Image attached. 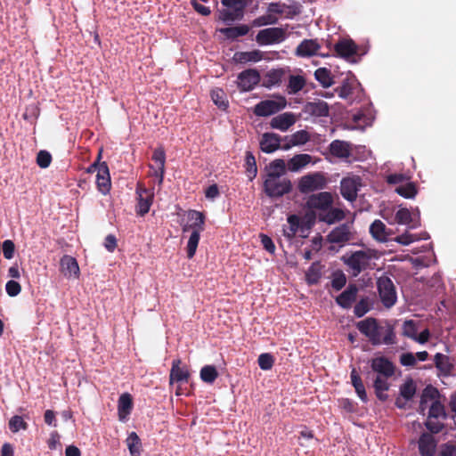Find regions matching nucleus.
I'll return each mask as SVG.
<instances>
[{
    "mask_svg": "<svg viewBox=\"0 0 456 456\" xmlns=\"http://www.w3.org/2000/svg\"><path fill=\"white\" fill-rule=\"evenodd\" d=\"M339 97L346 99L353 93V87L347 80H344L342 85L336 89Z\"/></svg>",
    "mask_w": 456,
    "mask_h": 456,
    "instance_id": "69168bd1",
    "label": "nucleus"
},
{
    "mask_svg": "<svg viewBox=\"0 0 456 456\" xmlns=\"http://www.w3.org/2000/svg\"><path fill=\"white\" fill-rule=\"evenodd\" d=\"M289 227L284 229V235L292 239L296 236L300 227V218L296 215H291L288 217Z\"/></svg>",
    "mask_w": 456,
    "mask_h": 456,
    "instance_id": "de8ad7c7",
    "label": "nucleus"
},
{
    "mask_svg": "<svg viewBox=\"0 0 456 456\" xmlns=\"http://www.w3.org/2000/svg\"><path fill=\"white\" fill-rule=\"evenodd\" d=\"M358 330L364 335L373 346L387 345L396 343L394 327L388 322L384 325L373 317H367L356 323Z\"/></svg>",
    "mask_w": 456,
    "mask_h": 456,
    "instance_id": "f257e3e1",
    "label": "nucleus"
},
{
    "mask_svg": "<svg viewBox=\"0 0 456 456\" xmlns=\"http://www.w3.org/2000/svg\"><path fill=\"white\" fill-rule=\"evenodd\" d=\"M152 160L156 162L157 166L159 167V175L165 173V163H166V152L162 146L156 148L153 151Z\"/></svg>",
    "mask_w": 456,
    "mask_h": 456,
    "instance_id": "3c124183",
    "label": "nucleus"
},
{
    "mask_svg": "<svg viewBox=\"0 0 456 456\" xmlns=\"http://www.w3.org/2000/svg\"><path fill=\"white\" fill-rule=\"evenodd\" d=\"M200 238V233H198V232H191V236L189 238L187 247H186V252H187V257L192 258L195 254L196 250L199 245Z\"/></svg>",
    "mask_w": 456,
    "mask_h": 456,
    "instance_id": "8fccbe9b",
    "label": "nucleus"
},
{
    "mask_svg": "<svg viewBox=\"0 0 456 456\" xmlns=\"http://www.w3.org/2000/svg\"><path fill=\"white\" fill-rule=\"evenodd\" d=\"M436 442L429 433H423L419 439V450L421 456H433Z\"/></svg>",
    "mask_w": 456,
    "mask_h": 456,
    "instance_id": "a878e982",
    "label": "nucleus"
},
{
    "mask_svg": "<svg viewBox=\"0 0 456 456\" xmlns=\"http://www.w3.org/2000/svg\"><path fill=\"white\" fill-rule=\"evenodd\" d=\"M305 86V79L302 76H289L288 91L289 94H295L301 91Z\"/></svg>",
    "mask_w": 456,
    "mask_h": 456,
    "instance_id": "49530a36",
    "label": "nucleus"
},
{
    "mask_svg": "<svg viewBox=\"0 0 456 456\" xmlns=\"http://www.w3.org/2000/svg\"><path fill=\"white\" fill-rule=\"evenodd\" d=\"M395 192L405 199H412L417 194V188L413 183H407L397 186Z\"/></svg>",
    "mask_w": 456,
    "mask_h": 456,
    "instance_id": "09e8293b",
    "label": "nucleus"
},
{
    "mask_svg": "<svg viewBox=\"0 0 456 456\" xmlns=\"http://www.w3.org/2000/svg\"><path fill=\"white\" fill-rule=\"evenodd\" d=\"M360 178H343L340 183V193L342 197L349 201L356 200Z\"/></svg>",
    "mask_w": 456,
    "mask_h": 456,
    "instance_id": "dca6fc26",
    "label": "nucleus"
},
{
    "mask_svg": "<svg viewBox=\"0 0 456 456\" xmlns=\"http://www.w3.org/2000/svg\"><path fill=\"white\" fill-rule=\"evenodd\" d=\"M320 48L317 39H304L296 48L295 53L298 57H311L316 55Z\"/></svg>",
    "mask_w": 456,
    "mask_h": 456,
    "instance_id": "b1692460",
    "label": "nucleus"
},
{
    "mask_svg": "<svg viewBox=\"0 0 456 456\" xmlns=\"http://www.w3.org/2000/svg\"><path fill=\"white\" fill-rule=\"evenodd\" d=\"M377 258L376 251L367 249L356 250L346 254L342 257V260L348 266L352 276L357 277L362 272L370 269V262Z\"/></svg>",
    "mask_w": 456,
    "mask_h": 456,
    "instance_id": "f03ea898",
    "label": "nucleus"
},
{
    "mask_svg": "<svg viewBox=\"0 0 456 456\" xmlns=\"http://www.w3.org/2000/svg\"><path fill=\"white\" fill-rule=\"evenodd\" d=\"M28 425L24 421L23 418L19 415H15L9 420V428L12 433H17L20 430H27Z\"/></svg>",
    "mask_w": 456,
    "mask_h": 456,
    "instance_id": "864d4df0",
    "label": "nucleus"
},
{
    "mask_svg": "<svg viewBox=\"0 0 456 456\" xmlns=\"http://www.w3.org/2000/svg\"><path fill=\"white\" fill-rule=\"evenodd\" d=\"M138 204L136 207L137 215L143 216L150 210V208L152 204L153 193L149 191L146 189L138 191Z\"/></svg>",
    "mask_w": 456,
    "mask_h": 456,
    "instance_id": "c85d7f7f",
    "label": "nucleus"
},
{
    "mask_svg": "<svg viewBox=\"0 0 456 456\" xmlns=\"http://www.w3.org/2000/svg\"><path fill=\"white\" fill-rule=\"evenodd\" d=\"M370 233L377 241L387 242L391 240L390 236L393 234L390 229H387L386 224L376 219L370 226Z\"/></svg>",
    "mask_w": 456,
    "mask_h": 456,
    "instance_id": "5701e85b",
    "label": "nucleus"
},
{
    "mask_svg": "<svg viewBox=\"0 0 456 456\" xmlns=\"http://www.w3.org/2000/svg\"><path fill=\"white\" fill-rule=\"evenodd\" d=\"M329 150L332 156L339 159H347L351 155L350 143L345 141L334 140L330 142Z\"/></svg>",
    "mask_w": 456,
    "mask_h": 456,
    "instance_id": "cd10ccee",
    "label": "nucleus"
},
{
    "mask_svg": "<svg viewBox=\"0 0 456 456\" xmlns=\"http://www.w3.org/2000/svg\"><path fill=\"white\" fill-rule=\"evenodd\" d=\"M191 373L188 367L183 364L180 358H176L172 362V367L169 373V385L173 386L175 382H188Z\"/></svg>",
    "mask_w": 456,
    "mask_h": 456,
    "instance_id": "9b49d317",
    "label": "nucleus"
},
{
    "mask_svg": "<svg viewBox=\"0 0 456 456\" xmlns=\"http://www.w3.org/2000/svg\"><path fill=\"white\" fill-rule=\"evenodd\" d=\"M61 273L67 278H77L79 275V266L76 258L71 256L64 255L60 261Z\"/></svg>",
    "mask_w": 456,
    "mask_h": 456,
    "instance_id": "6ab92c4d",
    "label": "nucleus"
},
{
    "mask_svg": "<svg viewBox=\"0 0 456 456\" xmlns=\"http://www.w3.org/2000/svg\"><path fill=\"white\" fill-rule=\"evenodd\" d=\"M96 184L98 191L106 195L110 192L111 187L110 176L108 165L105 162L101 163V167L96 175Z\"/></svg>",
    "mask_w": 456,
    "mask_h": 456,
    "instance_id": "aec40b11",
    "label": "nucleus"
},
{
    "mask_svg": "<svg viewBox=\"0 0 456 456\" xmlns=\"http://www.w3.org/2000/svg\"><path fill=\"white\" fill-rule=\"evenodd\" d=\"M245 168L247 176L250 181L256 178L257 167L256 158L251 151H247L245 156Z\"/></svg>",
    "mask_w": 456,
    "mask_h": 456,
    "instance_id": "a19ab883",
    "label": "nucleus"
},
{
    "mask_svg": "<svg viewBox=\"0 0 456 456\" xmlns=\"http://www.w3.org/2000/svg\"><path fill=\"white\" fill-rule=\"evenodd\" d=\"M327 239L331 243L347 242L351 239L350 227L346 224H340L328 234Z\"/></svg>",
    "mask_w": 456,
    "mask_h": 456,
    "instance_id": "393cba45",
    "label": "nucleus"
},
{
    "mask_svg": "<svg viewBox=\"0 0 456 456\" xmlns=\"http://www.w3.org/2000/svg\"><path fill=\"white\" fill-rule=\"evenodd\" d=\"M259 82L260 74L255 69H246L238 75L237 84L240 91H251Z\"/></svg>",
    "mask_w": 456,
    "mask_h": 456,
    "instance_id": "9d476101",
    "label": "nucleus"
},
{
    "mask_svg": "<svg viewBox=\"0 0 456 456\" xmlns=\"http://www.w3.org/2000/svg\"><path fill=\"white\" fill-rule=\"evenodd\" d=\"M286 173V164L283 159H277L272 161L268 167L267 175H277L284 176Z\"/></svg>",
    "mask_w": 456,
    "mask_h": 456,
    "instance_id": "603ef678",
    "label": "nucleus"
},
{
    "mask_svg": "<svg viewBox=\"0 0 456 456\" xmlns=\"http://www.w3.org/2000/svg\"><path fill=\"white\" fill-rule=\"evenodd\" d=\"M52 162V155L45 150H41L37 155V164L41 168H46Z\"/></svg>",
    "mask_w": 456,
    "mask_h": 456,
    "instance_id": "bf43d9fd",
    "label": "nucleus"
},
{
    "mask_svg": "<svg viewBox=\"0 0 456 456\" xmlns=\"http://www.w3.org/2000/svg\"><path fill=\"white\" fill-rule=\"evenodd\" d=\"M337 56L349 59L357 53L358 47L352 39H341L334 45Z\"/></svg>",
    "mask_w": 456,
    "mask_h": 456,
    "instance_id": "412c9836",
    "label": "nucleus"
},
{
    "mask_svg": "<svg viewBox=\"0 0 456 456\" xmlns=\"http://www.w3.org/2000/svg\"><path fill=\"white\" fill-rule=\"evenodd\" d=\"M133 398L129 393L122 394L118 402V413L120 420H124L131 413Z\"/></svg>",
    "mask_w": 456,
    "mask_h": 456,
    "instance_id": "7c9ffc66",
    "label": "nucleus"
},
{
    "mask_svg": "<svg viewBox=\"0 0 456 456\" xmlns=\"http://www.w3.org/2000/svg\"><path fill=\"white\" fill-rule=\"evenodd\" d=\"M284 71L281 69H272L266 73L263 82V86L271 88L274 86H279L281 83Z\"/></svg>",
    "mask_w": 456,
    "mask_h": 456,
    "instance_id": "c9c22d12",
    "label": "nucleus"
},
{
    "mask_svg": "<svg viewBox=\"0 0 456 456\" xmlns=\"http://www.w3.org/2000/svg\"><path fill=\"white\" fill-rule=\"evenodd\" d=\"M350 377H351L352 385L354 387V390H355L357 395L363 403H367L368 396H367V393L365 390V387L363 385V382H362L360 375L358 374V372L355 369L352 370V371L350 373Z\"/></svg>",
    "mask_w": 456,
    "mask_h": 456,
    "instance_id": "72a5a7b5",
    "label": "nucleus"
},
{
    "mask_svg": "<svg viewBox=\"0 0 456 456\" xmlns=\"http://www.w3.org/2000/svg\"><path fill=\"white\" fill-rule=\"evenodd\" d=\"M370 311L369 301L367 298H362L356 303L354 308V314L356 317H362Z\"/></svg>",
    "mask_w": 456,
    "mask_h": 456,
    "instance_id": "052dcab7",
    "label": "nucleus"
},
{
    "mask_svg": "<svg viewBox=\"0 0 456 456\" xmlns=\"http://www.w3.org/2000/svg\"><path fill=\"white\" fill-rule=\"evenodd\" d=\"M418 327L413 320H407L403 324V335L414 340Z\"/></svg>",
    "mask_w": 456,
    "mask_h": 456,
    "instance_id": "6e6d98bb",
    "label": "nucleus"
},
{
    "mask_svg": "<svg viewBox=\"0 0 456 456\" xmlns=\"http://www.w3.org/2000/svg\"><path fill=\"white\" fill-rule=\"evenodd\" d=\"M285 39V29L278 27L261 29L256 37V41L260 45H274L283 42Z\"/></svg>",
    "mask_w": 456,
    "mask_h": 456,
    "instance_id": "6e6552de",
    "label": "nucleus"
},
{
    "mask_svg": "<svg viewBox=\"0 0 456 456\" xmlns=\"http://www.w3.org/2000/svg\"><path fill=\"white\" fill-rule=\"evenodd\" d=\"M376 286L383 306L387 309L393 307L397 301V293L392 279L383 274L377 279Z\"/></svg>",
    "mask_w": 456,
    "mask_h": 456,
    "instance_id": "39448f33",
    "label": "nucleus"
},
{
    "mask_svg": "<svg viewBox=\"0 0 456 456\" xmlns=\"http://www.w3.org/2000/svg\"><path fill=\"white\" fill-rule=\"evenodd\" d=\"M358 290V287L355 284H349L347 288L336 297V303L344 309H349L356 300Z\"/></svg>",
    "mask_w": 456,
    "mask_h": 456,
    "instance_id": "f3484780",
    "label": "nucleus"
},
{
    "mask_svg": "<svg viewBox=\"0 0 456 456\" xmlns=\"http://www.w3.org/2000/svg\"><path fill=\"white\" fill-rule=\"evenodd\" d=\"M126 444L131 456L141 455L142 443L141 439L139 438L135 432H132L129 434L128 437L126 438Z\"/></svg>",
    "mask_w": 456,
    "mask_h": 456,
    "instance_id": "79ce46f5",
    "label": "nucleus"
},
{
    "mask_svg": "<svg viewBox=\"0 0 456 456\" xmlns=\"http://www.w3.org/2000/svg\"><path fill=\"white\" fill-rule=\"evenodd\" d=\"M214 103L220 109L225 110L228 107V100L224 91L221 88H215L210 93Z\"/></svg>",
    "mask_w": 456,
    "mask_h": 456,
    "instance_id": "c03bdc74",
    "label": "nucleus"
},
{
    "mask_svg": "<svg viewBox=\"0 0 456 456\" xmlns=\"http://www.w3.org/2000/svg\"><path fill=\"white\" fill-rule=\"evenodd\" d=\"M311 136L305 130H299L289 136H284V143L281 146V150L288 151L293 146L304 145L309 142Z\"/></svg>",
    "mask_w": 456,
    "mask_h": 456,
    "instance_id": "4be33fe9",
    "label": "nucleus"
},
{
    "mask_svg": "<svg viewBox=\"0 0 456 456\" xmlns=\"http://www.w3.org/2000/svg\"><path fill=\"white\" fill-rule=\"evenodd\" d=\"M287 106V100L282 95H276L275 99L264 100L255 105L253 112L257 117H268L278 113Z\"/></svg>",
    "mask_w": 456,
    "mask_h": 456,
    "instance_id": "423d86ee",
    "label": "nucleus"
},
{
    "mask_svg": "<svg viewBox=\"0 0 456 456\" xmlns=\"http://www.w3.org/2000/svg\"><path fill=\"white\" fill-rule=\"evenodd\" d=\"M312 161V156L306 153L297 154L288 160L287 167L291 172H297Z\"/></svg>",
    "mask_w": 456,
    "mask_h": 456,
    "instance_id": "2f4dec72",
    "label": "nucleus"
},
{
    "mask_svg": "<svg viewBox=\"0 0 456 456\" xmlns=\"http://www.w3.org/2000/svg\"><path fill=\"white\" fill-rule=\"evenodd\" d=\"M425 426L432 434H438L443 430L444 427L442 422L433 420L432 419L429 418H428L427 421L425 422Z\"/></svg>",
    "mask_w": 456,
    "mask_h": 456,
    "instance_id": "338daca9",
    "label": "nucleus"
},
{
    "mask_svg": "<svg viewBox=\"0 0 456 456\" xmlns=\"http://www.w3.org/2000/svg\"><path fill=\"white\" fill-rule=\"evenodd\" d=\"M324 211L325 212L323 214L319 215V219L320 221L325 222L329 224L341 221L345 218V213L340 208L330 207L327 210Z\"/></svg>",
    "mask_w": 456,
    "mask_h": 456,
    "instance_id": "473e14b6",
    "label": "nucleus"
},
{
    "mask_svg": "<svg viewBox=\"0 0 456 456\" xmlns=\"http://www.w3.org/2000/svg\"><path fill=\"white\" fill-rule=\"evenodd\" d=\"M417 391V387L412 379H408L400 386L399 395L406 400H411Z\"/></svg>",
    "mask_w": 456,
    "mask_h": 456,
    "instance_id": "ea45409f",
    "label": "nucleus"
},
{
    "mask_svg": "<svg viewBox=\"0 0 456 456\" xmlns=\"http://www.w3.org/2000/svg\"><path fill=\"white\" fill-rule=\"evenodd\" d=\"M388 379L389 378H384L380 375H376L373 378V388L375 395L377 398L381 402H385L388 398V395L386 394V392L390 387V385L387 381Z\"/></svg>",
    "mask_w": 456,
    "mask_h": 456,
    "instance_id": "c756f323",
    "label": "nucleus"
},
{
    "mask_svg": "<svg viewBox=\"0 0 456 456\" xmlns=\"http://www.w3.org/2000/svg\"><path fill=\"white\" fill-rule=\"evenodd\" d=\"M263 186L265 193L272 199L281 198L292 191L290 179L276 174L266 175Z\"/></svg>",
    "mask_w": 456,
    "mask_h": 456,
    "instance_id": "20e7f679",
    "label": "nucleus"
},
{
    "mask_svg": "<svg viewBox=\"0 0 456 456\" xmlns=\"http://www.w3.org/2000/svg\"><path fill=\"white\" fill-rule=\"evenodd\" d=\"M322 277L321 265L319 262H314L308 268L305 278L308 284H317Z\"/></svg>",
    "mask_w": 456,
    "mask_h": 456,
    "instance_id": "37998d69",
    "label": "nucleus"
},
{
    "mask_svg": "<svg viewBox=\"0 0 456 456\" xmlns=\"http://www.w3.org/2000/svg\"><path fill=\"white\" fill-rule=\"evenodd\" d=\"M284 143L283 137L275 133H265L260 140V149L265 153H272L281 149Z\"/></svg>",
    "mask_w": 456,
    "mask_h": 456,
    "instance_id": "4468645a",
    "label": "nucleus"
},
{
    "mask_svg": "<svg viewBox=\"0 0 456 456\" xmlns=\"http://www.w3.org/2000/svg\"><path fill=\"white\" fill-rule=\"evenodd\" d=\"M305 112L317 118L329 116L330 108L324 101L309 102L305 106Z\"/></svg>",
    "mask_w": 456,
    "mask_h": 456,
    "instance_id": "bb28decb",
    "label": "nucleus"
},
{
    "mask_svg": "<svg viewBox=\"0 0 456 456\" xmlns=\"http://www.w3.org/2000/svg\"><path fill=\"white\" fill-rule=\"evenodd\" d=\"M434 362L436 367L444 374H450L453 369V363L451 362L450 358L441 353L436 354Z\"/></svg>",
    "mask_w": 456,
    "mask_h": 456,
    "instance_id": "e433bc0d",
    "label": "nucleus"
},
{
    "mask_svg": "<svg viewBox=\"0 0 456 456\" xmlns=\"http://www.w3.org/2000/svg\"><path fill=\"white\" fill-rule=\"evenodd\" d=\"M262 59V53L258 50L251 52H238L234 54V60L239 63H247L250 61H259Z\"/></svg>",
    "mask_w": 456,
    "mask_h": 456,
    "instance_id": "4c0bfd02",
    "label": "nucleus"
},
{
    "mask_svg": "<svg viewBox=\"0 0 456 456\" xmlns=\"http://www.w3.org/2000/svg\"><path fill=\"white\" fill-rule=\"evenodd\" d=\"M440 393L438 389L431 385L427 386L421 394L419 401V410L424 411L427 408L428 402L431 401L432 403L429 407L428 417L429 419H446L448 415L445 411L444 405L440 400Z\"/></svg>",
    "mask_w": 456,
    "mask_h": 456,
    "instance_id": "7ed1b4c3",
    "label": "nucleus"
},
{
    "mask_svg": "<svg viewBox=\"0 0 456 456\" xmlns=\"http://www.w3.org/2000/svg\"><path fill=\"white\" fill-rule=\"evenodd\" d=\"M333 202L332 195L328 191L319 192L311 195L307 200V206L309 208L327 210L331 207Z\"/></svg>",
    "mask_w": 456,
    "mask_h": 456,
    "instance_id": "2eb2a0df",
    "label": "nucleus"
},
{
    "mask_svg": "<svg viewBox=\"0 0 456 456\" xmlns=\"http://www.w3.org/2000/svg\"><path fill=\"white\" fill-rule=\"evenodd\" d=\"M278 18L271 13L259 16L252 21L253 27H262L265 25L276 24Z\"/></svg>",
    "mask_w": 456,
    "mask_h": 456,
    "instance_id": "4d7b16f0",
    "label": "nucleus"
},
{
    "mask_svg": "<svg viewBox=\"0 0 456 456\" xmlns=\"http://www.w3.org/2000/svg\"><path fill=\"white\" fill-rule=\"evenodd\" d=\"M200 379L205 383L212 384L218 377V371L214 365H205L200 373Z\"/></svg>",
    "mask_w": 456,
    "mask_h": 456,
    "instance_id": "a18cd8bd",
    "label": "nucleus"
},
{
    "mask_svg": "<svg viewBox=\"0 0 456 456\" xmlns=\"http://www.w3.org/2000/svg\"><path fill=\"white\" fill-rule=\"evenodd\" d=\"M258 365L263 370H269L274 364V357L268 353L261 354L257 359Z\"/></svg>",
    "mask_w": 456,
    "mask_h": 456,
    "instance_id": "5fc2aeb1",
    "label": "nucleus"
},
{
    "mask_svg": "<svg viewBox=\"0 0 456 456\" xmlns=\"http://www.w3.org/2000/svg\"><path fill=\"white\" fill-rule=\"evenodd\" d=\"M395 219L399 224H409L411 222V214L408 208H400L395 213Z\"/></svg>",
    "mask_w": 456,
    "mask_h": 456,
    "instance_id": "13d9d810",
    "label": "nucleus"
},
{
    "mask_svg": "<svg viewBox=\"0 0 456 456\" xmlns=\"http://www.w3.org/2000/svg\"><path fill=\"white\" fill-rule=\"evenodd\" d=\"M418 240L419 238L417 237V235L409 232H404L399 236H396L394 239L395 241L402 245H409Z\"/></svg>",
    "mask_w": 456,
    "mask_h": 456,
    "instance_id": "0e129e2a",
    "label": "nucleus"
},
{
    "mask_svg": "<svg viewBox=\"0 0 456 456\" xmlns=\"http://www.w3.org/2000/svg\"><path fill=\"white\" fill-rule=\"evenodd\" d=\"M314 77L324 88H328L334 84L331 72L326 68L317 69L314 72Z\"/></svg>",
    "mask_w": 456,
    "mask_h": 456,
    "instance_id": "58836bf2",
    "label": "nucleus"
},
{
    "mask_svg": "<svg viewBox=\"0 0 456 456\" xmlns=\"http://www.w3.org/2000/svg\"><path fill=\"white\" fill-rule=\"evenodd\" d=\"M224 6L227 7L221 11V19L224 21H233L243 17V12L247 5L246 0H221Z\"/></svg>",
    "mask_w": 456,
    "mask_h": 456,
    "instance_id": "0eeeda50",
    "label": "nucleus"
},
{
    "mask_svg": "<svg viewBox=\"0 0 456 456\" xmlns=\"http://www.w3.org/2000/svg\"><path fill=\"white\" fill-rule=\"evenodd\" d=\"M346 283V277L342 272L335 273L331 280V286L335 290H340Z\"/></svg>",
    "mask_w": 456,
    "mask_h": 456,
    "instance_id": "680f3d73",
    "label": "nucleus"
},
{
    "mask_svg": "<svg viewBox=\"0 0 456 456\" xmlns=\"http://www.w3.org/2000/svg\"><path fill=\"white\" fill-rule=\"evenodd\" d=\"M205 215L198 210H189L187 213V224L183 226V232H198L200 233L205 229Z\"/></svg>",
    "mask_w": 456,
    "mask_h": 456,
    "instance_id": "ddd939ff",
    "label": "nucleus"
},
{
    "mask_svg": "<svg viewBox=\"0 0 456 456\" xmlns=\"http://www.w3.org/2000/svg\"><path fill=\"white\" fill-rule=\"evenodd\" d=\"M370 367L376 375H380L384 378H391L395 374V365L385 356H379L370 361Z\"/></svg>",
    "mask_w": 456,
    "mask_h": 456,
    "instance_id": "f8f14e48",
    "label": "nucleus"
},
{
    "mask_svg": "<svg viewBox=\"0 0 456 456\" xmlns=\"http://www.w3.org/2000/svg\"><path fill=\"white\" fill-rule=\"evenodd\" d=\"M15 245L12 240H5L3 242V253L6 259H12L14 256Z\"/></svg>",
    "mask_w": 456,
    "mask_h": 456,
    "instance_id": "774afa93",
    "label": "nucleus"
},
{
    "mask_svg": "<svg viewBox=\"0 0 456 456\" xmlns=\"http://www.w3.org/2000/svg\"><path fill=\"white\" fill-rule=\"evenodd\" d=\"M249 27L245 24H240L234 27H228L221 29L222 34H224L228 39H236L239 37L246 36L249 32Z\"/></svg>",
    "mask_w": 456,
    "mask_h": 456,
    "instance_id": "f704fd0d",
    "label": "nucleus"
},
{
    "mask_svg": "<svg viewBox=\"0 0 456 456\" xmlns=\"http://www.w3.org/2000/svg\"><path fill=\"white\" fill-rule=\"evenodd\" d=\"M296 116L292 112H284L273 117L270 121V126L282 132L287 131L296 123Z\"/></svg>",
    "mask_w": 456,
    "mask_h": 456,
    "instance_id": "a211bd4d",
    "label": "nucleus"
},
{
    "mask_svg": "<svg viewBox=\"0 0 456 456\" xmlns=\"http://www.w3.org/2000/svg\"><path fill=\"white\" fill-rule=\"evenodd\" d=\"M5 290L8 296L10 297H16L18 296L21 291V286L19 282L11 280L8 281L5 284Z\"/></svg>",
    "mask_w": 456,
    "mask_h": 456,
    "instance_id": "e2e57ef3",
    "label": "nucleus"
},
{
    "mask_svg": "<svg viewBox=\"0 0 456 456\" xmlns=\"http://www.w3.org/2000/svg\"><path fill=\"white\" fill-rule=\"evenodd\" d=\"M326 178L321 173H314L304 175L298 183V190L302 193H309L325 188Z\"/></svg>",
    "mask_w": 456,
    "mask_h": 456,
    "instance_id": "1a4fd4ad",
    "label": "nucleus"
}]
</instances>
